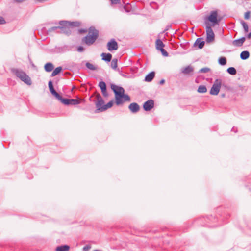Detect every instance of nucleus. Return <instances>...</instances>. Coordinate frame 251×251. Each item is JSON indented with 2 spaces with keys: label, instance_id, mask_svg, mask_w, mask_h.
I'll use <instances>...</instances> for the list:
<instances>
[{
  "label": "nucleus",
  "instance_id": "1",
  "mask_svg": "<svg viewBox=\"0 0 251 251\" xmlns=\"http://www.w3.org/2000/svg\"><path fill=\"white\" fill-rule=\"evenodd\" d=\"M110 87L115 94V103L117 105H122L125 101L130 100V98L127 94H125L124 89L114 84H111Z\"/></svg>",
  "mask_w": 251,
  "mask_h": 251
},
{
  "label": "nucleus",
  "instance_id": "2",
  "mask_svg": "<svg viewBox=\"0 0 251 251\" xmlns=\"http://www.w3.org/2000/svg\"><path fill=\"white\" fill-rule=\"evenodd\" d=\"M99 37V31L95 27L91 26L89 28L88 34L83 38L82 41L88 46L92 45Z\"/></svg>",
  "mask_w": 251,
  "mask_h": 251
},
{
  "label": "nucleus",
  "instance_id": "3",
  "mask_svg": "<svg viewBox=\"0 0 251 251\" xmlns=\"http://www.w3.org/2000/svg\"><path fill=\"white\" fill-rule=\"evenodd\" d=\"M11 72L14 74L21 81L28 85H31L32 81L30 77L23 70L17 68H12Z\"/></svg>",
  "mask_w": 251,
  "mask_h": 251
},
{
  "label": "nucleus",
  "instance_id": "4",
  "mask_svg": "<svg viewBox=\"0 0 251 251\" xmlns=\"http://www.w3.org/2000/svg\"><path fill=\"white\" fill-rule=\"evenodd\" d=\"M59 30L57 31V33H63L69 35L71 33V30L67 25V21H60L59 22Z\"/></svg>",
  "mask_w": 251,
  "mask_h": 251
},
{
  "label": "nucleus",
  "instance_id": "5",
  "mask_svg": "<svg viewBox=\"0 0 251 251\" xmlns=\"http://www.w3.org/2000/svg\"><path fill=\"white\" fill-rule=\"evenodd\" d=\"M205 24L206 32V41L207 43H209L214 40L215 35L212 29V26L210 25V23L209 22H205Z\"/></svg>",
  "mask_w": 251,
  "mask_h": 251
},
{
  "label": "nucleus",
  "instance_id": "6",
  "mask_svg": "<svg viewBox=\"0 0 251 251\" xmlns=\"http://www.w3.org/2000/svg\"><path fill=\"white\" fill-rule=\"evenodd\" d=\"M221 85L222 80L216 79L211 88L210 94L211 95H217L219 93Z\"/></svg>",
  "mask_w": 251,
  "mask_h": 251
},
{
  "label": "nucleus",
  "instance_id": "7",
  "mask_svg": "<svg viewBox=\"0 0 251 251\" xmlns=\"http://www.w3.org/2000/svg\"><path fill=\"white\" fill-rule=\"evenodd\" d=\"M59 101L63 104L66 105H75L79 104L80 103V100L76 99H67L64 98L62 97L59 100Z\"/></svg>",
  "mask_w": 251,
  "mask_h": 251
},
{
  "label": "nucleus",
  "instance_id": "8",
  "mask_svg": "<svg viewBox=\"0 0 251 251\" xmlns=\"http://www.w3.org/2000/svg\"><path fill=\"white\" fill-rule=\"evenodd\" d=\"M207 20L211 23L210 25L214 26L217 24V11L213 10L210 13L209 16L207 17Z\"/></svg>",
  "mask_w": 251,
  "mask_h": 251
},
{
  "label": "nucleus",
  "instance_id": "9",
  "mask_svg": "<svg viewBox=\"0 0 251 251\" xmlns=\"http://www.w3.org/2000/svg\"><path fill=\"white\" fill-rule=\"evenodd\" d=\"M107 47L109 51L115 50L118 49V45L114 39H112L107 43Z\"/></svg>",
  "mask_w": 251,
  "mask_h": 251
},
{
  "label": "nucleus",
  "instance_id": "10",
  "mask_svg": "<svg viewBox=\"0 0 251 251\" xmlns=\"http://www.w3.org/2000/svg\"><path fill=\"white\" fill-rule=\"evenodd\" d=\"M48 86L50 93L53 95L58 100H59L62 96H61L54 89L53 83L51 80H50L49 81Z\"/></svg>",
  "mask_w": 251,
  "mask_h": 251
},
{
  "label": "nucleus",
  "instance_id": "11",
  "mask_svg": "<svg viewBox=\"0 0 251 251\" xmlns=\"http://www.w3.org/2000/svg\"><path fill=\"white\" fill-rule=\"evenodd\" d=\"M154 101L150 99L144 103L143 107L145 111H149L154 107Z\"/></svg>",
  "mask_w": 251,
  "mask_h": 251
},
{
  "label": "nucleus",
  "instance_id": "12",
  "mask_svg": "<svg viewBox=\"0 0 251 251\" xmlns=\"http://www.w3.org/2000/svg\"><path fill=\"white\" fill-rule=\"evenodd\" d=\"M97 98L98 100L97 103H96V106L97 108V110H99L100 112H102V108H101L103 107V105H105V104H104V100L102 99L101 96L100 94L97 96Z\"/></svg>",
  "mask_w": 251,
  "mask_h": 251
},
{
  "label": "nucleus",
  "instance_id": "13",
  "mask_svg": "<svg viewBox=\"0 0 251 251\" xmlns=\"http://www.w3.org/2000/svg\"><path fill=\"white\" fill-rule=\"evenodd\" d=\"M194 67L191 65H188L181 69V73L184 75H192L194 72Z\"/></svg>",
  "mask_w": 251,
  "mask_h": 251
},
{
  "label": "nucleus",
  "instance_id": "14",
  "mask_svg": "<svg viewBox=\"0 0 251 251\" xmlns=\"http://www.w3.org/2000/svg\"><path fill=\"white\" fill-rule=\"evenodd\" d=\"M205 44V41L202 38H198L195 41L193 46H198L199 49H201L203 48Z\"/></svg>",
  "mask_w": 251,
  "mask_h": 251
},
{
  "label": "nucleus",
  "instance_id": "15",
  "mask_svg": "<svg viewBox=\"0 0 251 251\" xmlns=\"http://www.w3.org/2000/svg\"><path fill=\"white\" fill-rule=\"evenodd\" d=\"M128 108L130 111L133 113H136L139 111L140 109V106L138 103L136 102H133L129 104Z\"/></svg>",
  "mask_w": 251,
  "mask_h": 251
},
{
  "label": "nucleus",
  "instance_id": "16",
  "mask_svg": "<svg viewBox=\"0 0 251 251\" xmlns=\"http://www.w3.org/2000/svg\"><path fill=\"white\" fill-rule=\"evenodd\" d=\"M246 40L245 37H242L239 39H236L233 41V44L236 47H241L243 45Z\"/></svg>",
  "mask_w": 251,
  "mask_h": 251
},
{
  "label": "nucleus",
  "instance_id": "17",
  "mask_svg": "<svg viewBox=\"0 0 251 251\" xmlns=\"http://www.w3.org/2000/svg\"><path fill=\"white\" fill-rule=\"evenodd\" d=\"M101 56L102 57V60L106 62H109L111 60L112 57V54L109 53H102Z\"/></svg>",
  "mask_w": 251,
  "mask_h": 251
},
{
  "label": "nucleus",
  "instance_id": "18",
  "mask_svg": "<svg viewBox=\"0 0 251 251\" xmlns=\"http://www.w3.org/2000/svg\"><path fill=\"white\" fill-rule=\"evenodd\" d=\"M155 75L154 72H150L146 75L144 80L146 82H151L155 77Z\"/></svg>",
  "mask_w": 251,
  "mask_h": 251
},
{
  "label": "nucleus",
  "instance_id": "19",
  "mask_svg": "<svg viewBox=\"0 0 251 251\" xmlns=\"http://www.w3.org/2000/svg\"><path fill=\"white\" fill-rule=\"evenodd\" d=\"M247 91V89L243 86L238 85L236 87L235 91L238 94L242 95L244 94Z\"/></svg>",
  "mask_w": 251,
  "mask_h": 251
},
{
  "label": "nucleus",
  "instance_id": "20",
  "mask_svg": "<svg viewBox=\"0 0 251 251\" xmlns=\"http://www.w3.org/2000/svg\"><path fill=\"white\" fill-rule=\"evenodd\" d=\"M54 66L51 62H48L44 65V69L47 72H50L53 70Z\"/></svg>",
  "mask_w": 251,
  "mask_h": 251
},
{
  "label": "nucleus",
  "instance_id": "21",
  "mask_svg": "<svg viewBox=\"0 0 251 251\" xmlns=\"http://www.w3.org/2000/svg\"><path fill=\"white\" fill-rule=\"evenodd\" d=\"M70 246L67 245H61L58 246L56 248V251H69Z\"/></svg>",
  "mask_w": 251,
  "mask_h": 251
},
{
  "label": "nucleus",
  "instance_id": "22",
  "mask_svg": "<svg viewBox=\"0 0 251 251\" xmlns=\"http://www.w3.org/2000/svg\"><path fill=\"white\" fill-rule=\"evenodd\" d=\"M240 58L242 60H246L250 57V52L248 50H244L240 53Z\"/></svg>",
  "mask_w": 251,
  "mask_h": 251
},
{
  "label": "nucleus",
  "instance_id": "23",
  "mask_svg": "<svg viewBox=\"0 0 251 251\" xmlns=\"http://www.w3.org/2000/svg\"><path fill=\"white\" fill-rule=\"evenodd\" d=\"M62 70V67L61 66L57 67L53 71L52 73L51 74V76L53 77L61 73Z\"/></svg>",
  "mask_w": 251,
  "mask_h": 251
},
{
  "label": "nucleus",
  "instance_id": "24",
  "mask_svg": "<svg viewBox=\"0 0 251 251\" xmlns=\"http://www.w3.org/2000/svg\"><path fill=\"white\" fill-rule=\"evenodd\" d=\"M164 47V44L163 42L159 39H157L156 41V48L158 50H160L161 49L163 48Z\"/></svg>",
  "mask_w": 251,
  "mask_h": 251
},
{
  "label": "nucleus",
  "instance_id": "25",
  "mask_svg": "<svg viewBox=\"0 0 251 251\" xmlns=\"http://www.w3.org/2000/svg\"><path fill=\"white\" fill-rule=\"evenodd\" d=\"M67 25L70 28L71 27H78L80 25V23L79 22H69L67 21Z\"/></svg>",
  "mask_w": 251,
  "mask_h": 251
},
{
  "label": "nucleus",
  "instance_id": "26",
  "mask_svg": "<svg viewBox=\"0 0 251 251\" xmlns=\"http://www.w3.org/2000/svg\"><path fill=\"white\" fill-rule=\"evenodd\" d=\"M113 105V100H110L105 105H103L102 108V111H104L106 110L107 109L111 108Z\"/></svg>",
  "mask_w": 251,
  "mask_h": 251
},
{
  "label": "nucleus",
  "instance_id": "27",
  "mask_svg": "<svg viewBox=\"0 0 251 251\" xmlns=\"http://www.w3.org/2000/svg\"><path fill=\"white\" fill-rule=\"evenodd\" d=\"M197 91L200 93H204L207 91L206 87L205 85H200L199 86Z\"/></svg>",
  "mask_w": 251,
  "mask_h": 251
},
{
  "label": "nucleus",
  "instance_id": "28",
  "mask_svg": "<svg viewBox=\"0 0 251 251\" xmlns=\"http://www.w3.org/2000/svg\"><path fill=\"white\" fill-rule=\"evenodd\" d=\"M227 72L228 74L231 75H235L237 73V71L234 67H230L227 69Z\"/></svg>",
  "mask_w": 251,
  "mask_h": 251
},
{
  "label": "nucleus",
  "instance_id": "29",
  "mask_svg": "<svg viewBox=\"0 0 251 251\" xmlns=\"http://www.w3.org/2000/svg\"><path fill=\"white\" fill-rule=\"evenodd\" d=\"M85 65L86 67L90 70L95 71L97 69V67L95 66L93 64L89 62H86Z\"/></svg>",
  "mask_w": 251,
  "mask_h": 251
},
{
  "label": "nucleus",
  "instance_id": "30",
  "mask_svg": "<svg viewBox=\"0 0 251 251\" xmlns=\"http://www.w3.org/2000/svg\"><path fill=\"white\" fill-rule=\"evenodd\" d=\"M218 63L222 66H224L226 64V59L225 57H221L218 59Z\"/></svg>",
  "mask_w": 251,
  "mask_h": 251
},
{
  "label": "nucleus",
  "instance_id": "31",
  "mask_svg": "<svg viewBox=\"0 0 251 251\" xmlns=\"http://www.w3.org/2000/svg\"><path fill=\"white\" fill-rule=\"evenodd\" d=\"M117 62L118 60L117 59H113L111 63V66L114 70H116L117 68Z\"/></svg>",
  "mask_w": 251,
  "mask_h": 251
},
{
  "label": "nucleus",
  "instance_id": "32",
  "mask_svg": "<svg viewBox=\"0 0 251 251\" xmlns=\"http://www.w3.org/2000/svg\"><path fill=\"white\" fill-rule=\"evenodd\" d=\"M221 87L222 88V89H224L225 90H228V91H232V88L228 85L226 83H222V85H221Z\"/></svg>",
  "mask_w": 251,
  "mask_h": 251
},
{
  "label": "nucleus",
  "instance_id": "33",
  "mask_svg": "<svg viewBox=\"0 0 251 251\" xmlns=\"http://www.w3.org/2000/svg\"><path fill=\"white\" fill-rule=\"evenodd\" d=\"M59 26L51 27L48 29V32L50 33L54 31H56L57 32V31L59 30Z\"/></svg>",
  "mask_w": 251,
  "mask_h": 251
},
{
  "label": "nucleus",
  "instance_id": "34",
  "mask_svg": "<svg viewBox=\"0 0 251 251\" xmlns=\"http://www.w3.org/2000/svg\"><path fill=\"white\" fill-rule=\"evenodd\" d=\"M99 87L101 89V91L104 90V89H106V85L105 82H104L103 81H100L98 85Z\"/></svg>",
  "mask_w": 251,
  "mask_h": 251
},
{
  "label": "nucleus",
  "instance_id": "35",
  "mask_svg": "<svg viewBox=\"0 0 251 251\" xmlns=\"http://www.w3.org/2000/svg\"><path fill=\"white\" fill-rule=\"evenodd\" d=\"M241 23L243 26L245 32L247 33L249 31L248 24L244 21H241Z\"/></svg>",
  "mask_w": 251,
  "mask_h": 251
},
{
  "label": "nucleus",
  "instance_id": "36",
  "mask_svg": "<svg viewBox=\"0 0 251 251\" xmlns=\"http://www.w3.org/2000/svg\"><path fill=\"white\" fill-rule=\"evenodd\" d=\"M210 71V69L208 67H204L201 69L199 72L201 73H206Z\"/></svg>",
  "mask_w": 251,
  "mask_h": 251
},
{
  "label": "nucleus",
  "instance_id": "37",
  "mask_svg": "<svg viewBox=\"0 0 251 251\" xmlns=\"http://www.w3.org/2000/svg\"><path fill=\"white\" fill-rule=\"evenodd\" d=\"M161 52V53L164 56H165V57H167L168 56V53L167 52V51L164 50L163 48L161 49V50H159Z\"/></svg>",
  "mask_w": 251,
  "mask_h": 251
},
{
  "label": "nucleus",
  "instance_id": "38",
  "mask_svg": "<svg viewBox=\"0 0 251 251\" xmlns=\"http://www.w3.org/2000/svg\"><path fill=\"white\" fill-rule=\"evenodd\" d=\"M250 13L251 12L250 11H248L247 12H246L244 15V18L246 20L249 19L250 18Z\"/></svg>",
  "mask_w": 251,
  "mask_h": 251
},
{
  "label": "nucleus",
  "instance_id": "39",
  "mask_svg": "<svg viewBox=\"0 0 251 251\" xmlns=\"http://www.w3.org/2000/svg\"><path fill=\"white\" fill-rule=\"evenodd\" d=\"M101 91V93L104 97H107L108 96V94L107 92V88L104 89V90H103Z\"/></svg>",
  "mask_w": 251,
  "mask_h": 251
},
{
  "label": "nucleus",
  "instance_id": "40",
  "mask_svg": "<svg viewBox=\"0 0 251 251\" xmlns=\"http://www.w3.org/2000/svg\"><path fill=\"white\" fill-rule=\"evenodd\" d=\"M110 1L112 4H121V0H110Z\"/></svg>",
  "mask_w": 251,
  "mask_h": 251
},
{
  "label": "nucleus",
  "instance_id": "41",
  "mask_svg": "<svg viewBox=\"0 0 251 251\" xmlns=\"http://www.w3.org/2000/svg\"><path fill=\"white\" fill-rule=\"evenodd\" d=\"M6 22L4 19L2 17H0V25H3L5 24Z\"/></svg>",
  "mask_w": 251,
  "mask_h": 251
},
{
  "label": "nucleus",
  "instance_id": "42",
  "mask_svg": "<svg viewBox=\"0 0 251 251\" xmlns=\"http://www.w3.org/2000/svg\"><path fill=\"white\" fill-rule=\"evenodd\" d=\"M62 49L64 51H69L70 50L69 47L68 46H64L62 47Z\"/></svg>",
  "mask_w": 251,
  "mask_h": 251
},
{
  "label": "nucleus",
  "instance_id": "43",
  "mask_svg": "<svg viewBox=\"0 0 251 251\" xmlns=\"http://www.w3.org/2000/svg\"><path fill=\"white\" fill-rule=\"evenodd\" d=\"M77 50L79 52H81L83 51L84 48L82 46H79L77 48Z\"/></svg>",
  "mask_w": 251,
  "mask_h": 251
},
{
  "label": "nucleus",
  "instance_id": "44",
  "mask_svg": "<svg viewBox=\"0 0 251 251\" xmlns=\"http://www.w3.org/2000/svg\"><path fill=\"white\" fill-rule=\"evenodd\" d=\"M222 20V17L221 16H218L217 15V21H218V22H217V25H219V23Z\"/></svg>",
  "mask_w": 251,
  "mask_h": 251
},
{
  "label": "nucleus",
  "instance_id": "45",
  "mask_svg": "<svg viewBox=\"0 0 251 251\" xmlns=\"http://www.w3.org/2000/svg\"><path fill=\"white\" fill-rule=\"evenodd\" d=\"M87 30L86 29H79V32L80 33H84L87 32Z\"/></svg>",
  "mask_w": 251,
  "mask_h": 251
},
{
  "label": "nucleus",
  "instance_id": "46",
  "mask_svg": "<svg viewBox=\"0 0 251 251\" xmlns=\"http://www.w3.org/2000/svg\"><path fill=\"white\" fill-rule=\"evenodd\" d=\"M25 0H13V2L15 3H19L23 2Z\"/></svg>",
  "mask_w": 251,
  "mask_h": 251
},
{
  "label": "nucleus",
  "instance_id": "47",
  "mask_svg": "<svg viewBox=\"0 0 251 251\" xmlns=\"http://www.w3.org/2000/svg\"><path fill=\"white\" fill-rule=\"evenodd\" d=\"M171 27V25H168L166 26L164 31H163V32L168 30Z\"/></svg>",
  "mask_w": 251,
  "mask_h": 251
},
{
  "label": "nucleus",
  "instance_id": "48",
  "mask_svg": "<svg viewBox=\"0 0 251 251\" xmlns=\"http://www.w3.org/2000/svg\"><path fill=\"white\" fill-rule=\"evenodd\" d=\"M165 83V80L162 79L159 81V84L163 85Z\"/></svg>",
  "mask_w": 251,
  "mask_h": 251
},
{
  "label": "nucleus",
  "instance_id": "49",
  "mask_svg": "<svg viewBox=\"0 0 251 251\" xmlns=\"http://www.w3.org/2000/svg\"><path fill=\"white\" fill-rule=\"evenodd\" d=\"M247 38H248V39H250V38H251V31L250 33H249L248 34V35H247Z\"/></svg>",
  "mask_w": 251,
  "mask_h": 251
},
{
  "label": "nucleus",
  "instance_id": "50",
  "mask_svg": "<svg viewBox=\"0 0 251 251\" xmlns=\"http://www.w3.org/2000/svg\"><path fill=\"white\" fill-rule=\"evenodd\" d=\"M90 247L89 246H85L83 247V250L87 251Z\"/></svg>",
  "mask_w": 251,
  "mask_h": 251
},
{
  "label": "nucleus",
  "instance_id": "51",
  "mask_svg": "<svg viewBox=\"0 0 251 251\" xmlns=\"http://www.w3.org/2000/svg\"><path fill=\"white\" fill-rule=\"evenodd\" d=\"M221 97L222 98H225L226 97V95L225 93H223V94H221Z\"/></svg>",
  "mask_w": 251,
  "mask_h": 251
},
{
  "label": "nucleus",
  "instance_id": "52",
  "mask_svg": "<svg viewBox=\"0 0 251 251\" xmlns=\"http://www.w3.org/2000/svg\"><path fill=\"white\" fill-rule=\"evenodd\" d=\"M231 131H234V132H237L236 130H235L234 127L232 128V129H231Z\"/></svg>",
  "mask_w": 251,
  "mask_h": 251
}]
</instances>
